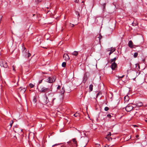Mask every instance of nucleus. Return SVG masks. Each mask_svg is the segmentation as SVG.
I'll return each mask as SVG.
<instances>
[{"instance_id":"1","label":"nucleus","mask_w":147,"mask_h":147,"mask_svg":"<svg viewBox=\"0 0 147 147\" xmlns=\"http://www.w3.org/2000/svg\"><path fill=\"white\" fill-rule=\"evenodd\" d=\"M22 51L23 55L26 58L29 57L31 55V54L28 51L26 50V48L24 46L23 44L22 45Z\"/></svg>"},{"instance_id":"2","label":"nucleus","mask_w":147,"mask_h":147,"mask_svg":"<svg viewBox=\"0 0 147 147\" xmlns=\"http://www.w3.org/2000/svg\"><path fill=\"white\" fill-rule=\"evenodd\" d=\"M52 88H46L43 86H41L40 87L39 91L42 93H47L50 91H51Z\"/></svg>"},{"instance_id":"3","label":"nucleus","mask_w":147,"mask_h":147,"mask_svg":"<svg viewBox=\"0 0 147 147\" xmlns=\"http://www.w3.org/2000/svg\"><path fill=\"white\" fill-rule=\"evenodd\" d=\"M55 79L56 78L55 77H53L52 78L48 77L46 78L45 81L48 83H52L55 81Z\"/></svg>"},{"instance_id":"4","label":"nucleus","mask_w":147,"mask_h":147,"mask_svg":"<svg viewBox=\"0 0 147 147\" xmlns=\"http://www.w3.org/2000/svg\"><path fill=\"white\" fill-rule=\"evenodd\" d=\"M14 130L15 132L20 133L22 131V130L18 128V125H16L14 126Z\"/></svg>"},{"instance_id":"5","label":"nucleus","mask_w":147,"mask_h":147,"mask_svg":"<svg viewBox=\"0 0 147 147\" xmlns=\"http://www.w3.org/2000/svg\"><path fill=\"white\" fill-rule=\"evenodd\" d=\"M133 107L131 104H129L125 107L126 111L128 112L130 111L133 109Z\"/></svg>"},{"instance_id":"6","label":"nucleus","mask_w":147,"mask_h":147,"mask_svg":"<svg viewBox=\"0 0 147 147\" xmlns=\"http://www.w3.org/2000/svg\"><path fill=\"white\" fill-rule=\"evenodd\" d=\"M135 45H133V43L131 40L129 41L128 43V46L131 48H134V46Z\"/></svg>"},{"instance_id":"7","label":"nucleus","mask_w":147,"mask_h":147,"mask_svg":"<svg viewBox=\"0 0 147 147\" xmlns=\"http://www.w3.org/2000/svg\"><path fill=\"white\" fill-rule=\"evenodd\" d=\"M65 92V90L64 89V87H63L62 88V90L61 91L60 94V96L61 97V100H63V96H64V94Z\"/></svg>"},{"instance_id":"8","label":"nucleus","mask_w":147,"mask_h":147,"mask_svg":"<svg viewBox=\"0 0 147 147\" xmlns=\"http://www.w3.org/2000/svg\"><path fill=\"white\" fill-rule=\"evenodd\" d=\"M117 67V64L115 63L114 62L111 65V67L112 69L114 70Z\"/></svg>"},{"instance_id":"9","label":"nucleus","mask_w":147,"mask_h":147,"mask_svg":"<svg viewBox=\"0 0 147 147\" xmlns=\"http://www.w3.org/2000/svg\"><path fill=\"white\" fill-rule=\"evenodd\" d=\"M1 66H2L5 68H7L8 66L7 62H3L1 64Z\"/></svg>"},{"instance_id":"10","label":"nucleus","mask_w":147,"mask_h":147,"mask_svg":"<svg viewBox=\"0 0 147 147\" xmlns=\"http://www.w3.org/2000/svg\"><path fill=\"white\" fill-rule=\"evenodd\" d=\"M63 58L66 60H68L69 59V57L68 55L67 54H64L63 56Z\"/></svg>"},{"instance_id":"11","label":"nucleus","mask_w":147,"mask_h":147,"mask_svg":"<svg viewBox=\"0 0 147 147\" xmlns=\"http://www.w3.org/2000/svg\"><path fill=\"white\" fill-rule=\"evenodd\" d=\"M129 99V98L127 95L125 96L124 97V100L125 102H127Z\"/></svg>"},{"instance_id":"12","label":"nucleus","mask_w":147,"mask_h":147,"mask_svg":"<svg viewBox=\"0 0 147 147\" xmlns=\"http://www.w3.org/2000/svg\"><path fill=\"white\" fill-rule=\"evenodd\" d=\"M143 103L142 102H138L136 104V106L138 107H140L143 105Z\"/></svg>"},{"instance_id":"13","label":"nucleus","mask_w":147,"mask_h":147,"mask_svg":"<svg viewBox=\"0 0 147 147\" xmlns=\"http://www.w3.org/2000/svg\"><path fill=\"white\" fill-rule=\"evenodd\" d=\"M87 79V78L86 76H84L83 78V82L84 83H85L86 82Z\"/></svg>"},{"instance_id":"14","label":"nucleus","mask_w":147,"mask_h":147,"mask_svg":"<svg viewBox=\"0 0 147 147\" xmlns=\"http://www.w3.org/2000/svg\"><path fill=\"white\" fill-rule=\"evenodd\" d=\"M78 54V52L77 51H75L72 53V54L75 56H77Z\"/></svg>"},{"instance_id":"15","label":"nucleus","mask_w":147,"mask_h":147,"mask_svg":"<svg viewBox=\"0 0 147 147\" xmlns=\"http://www.w3.org/2000/svg\"><path fill=\"white\" fill-rule=\"evenodd\" d=\"M118 58V57H115L113 59H112L111 60V63L115 62V60Z\"/></svg>"},{"instance_id":"16","label":"nucleus","mask_w":147,"mask_h":147,"mask_svg":"<svg viewBox=\"0 0 147 147\" xmlns=\"http://www.w3.org/2000/svg\"><path fill=\"white\" fill-rule=\"evenodd\" d=\"M46 100L44 102V103L45 104H47L49 102V101L48 99V98L47 96L46 95Z\"/></svg>"},{"instance_id":"17","label":"nucleus","mask_w":147,"mask_h":147,"mask_svg":"<svg viewBox=\"0 0 147 147\" xmlns=\"http://www.w3.org/2000/svg\"><path fill=\"white\" fill-rule=\"evenodd\" d=\"M72 141L74 143V144H75V146H77V141H76V139L74 138L72 139Z\"/></svg>"},{"instance_id":"18","label":"nucleus","mask_w":147,"mask_h":147,"mask_svg":"<svg viewBox=\"0 0 147 147\" xmlns=\"http://www.w3.org/2000/svg\"><path fill=\"white\" fill-rule=\"evenodd\" d=\"M115 51V49L114 48L112 49L111 50L109 53V55H110L111 54H112L113 52H114Z\"/></svg>"},{"instance_id":"19","label":"nucleus","mask_w":147,"mask_h":147,"mask_svg":"<svg viewBox=\"0 0 147 147\" xmlns=\"http://www.w3.org/2000/svg\"><path fill=\"white\" fill-rule=\"evenodd\" d=\"M93 86L92 84H90L89 86V89L90 90V91H91L93 90Z\"/></svg>"},{"instance_id":"20","label":"nucleus","mask_w":147,"mask_h":147,"mask_svg":"<svg viewBox=\"0 0 147 147\" xmlns=\"http://www.w3.org/2000/svg\"><path fill=\"white\" fill-rule=\"evenodd\" d=\"M102 37V36L100 34L99 35V36L97 37L96 38V39H98L99 40V42H100V39Z\"/></svg>"},{"instance_id":"21","label":"nucleus","mask_w":147,"mask_h":147,"mask_svg":"<svg viewBox=\"0 0 147 147\" xmlns=\"http://www.w3.org/2000/svg\"><path fill=\"white\" fill-rule=\"evenodd\" d=\"M138 55V53L137 52L135 53L134 55V58H136L137 57Z\"/></svg>"},{"instance_id":"22","label":"nucleus","mask_w":147,"mask_h":147,"mask_svg":"<svg viewBox=\"0 0 147 147\" xmlns=\"http://www.w3.org/2000/svg\"><path fill=\"white\" fill-rule=\"evenodd\" d=\"M66 63L65 62H63L62 63V66L63 67H65L66 65Z\"/></svg>"},{"instance_id":"23","label":"nucleus","mask_w":147,"mask_h":147,"mask_svg":"<svg viewBox=\"0 0 147 147\" xmlns=\"http://www.w3.org/2000/svg\"><path fill=\"white\" fill-rule=\"evenodd\" d=\"M74 115L75 117H79V116H80V115L79 114V113H75V114H74Z\"/></svg>"},{"instance_id":"24","label":"nucleus","mask_w":147,"mask_h":147,"mask_svg":"<svg viewBox=\"0 0 147 147\" xmlns=\"http://www.w3.org/2000/svg\"><path fill=\"white\" fill-rule=\"evenodd\" d=\"M54 96V94L53 93H51L50 94H49L48 96L49 97V98H51V97H53Z\"/></svg>"},{"instance_id":"25","label":"nucleus","mask_w":147,"mask_h":147,"mask_svg":"<svg viewBox=\"0 0 147 147\" xmlns=\"http://www.w3.org/2000/svg\"><path fill=\"white\" fill-rule=\"evenodd\" d=\"M29 86L31 88H32L34 87V85L32 83H30L29 84Z\"/></svg>"},{"instance_id":"26","label":"nucleus","mask_w":147,"mask_h":147,"mask_svg":"<svg viewBox=\"0 0 147 147\" xmlns=\"http://www.w3.org/2000/svg\"><path fill=\"white\" fill-rule=\"evenodd\" d=\"M13 123V120H11L10 121V125L11 127Z\"/></svg>"},{"instance_id":"27","label":"nucleus","mask_w":147,"mask_h":147,"mask_svg":"<svg viewBox=\"0 0 147 147\" xmlns=\"http://www.w3.org/2000/svg\"><path fill=\"white\" fill-rule=\"evenodd\" d=\"M106 5V4L105 3H104L103 5V9L104 10H105V7Z\"/></svg>"},{"instance_id":"28","label":"nucleus","mask_w":147,"mask_h":147,"mask_svg":"<svg viewBox=\"0 0 147 147\" xmlns=\"http://www.w3.org/2000/svg\"><path fill=\"white\" fill-rule=\"evenodd\" d=\"M56 99V98H53V99L52 100V102H51V103L52 104H53L54 103V101L55 99Z\"/></svg>"},{"instance_id":"29","label":"nucleus","mask_w":147,"mask_h":147,"mask_svg":"<svg viewBox=\"0 0 147 147\" xmlns=\"http://www.w3.org/2000/svg\"><path fill=\"white\" fill-rule=\"evenodd\" d=\"M104 109L106 111H107L109 110V108L108 107H106Z\"/></svg>"},{"instance_id":"30","label":"nucleus","mask_w":147,"mask_h":147,"mask_svg":"<svg viewBox=\"0 0 147 147\" xmlns=\"http://www.w3.org/2000/svg\"><path fill=\"white\" fill-rule=\"evenodd\" d=\"M107 117L110 118L111 117V115L110 114H107Z\"/></svg>"},{"instance_id":"31","label":"nucleus","mask_w":147,"mask_h":147,"mask_svg":"<svg viewBox=\"0 0 147 147\" xmlns=\"http://www.w3.org/2000/svg\"><path fill=\"white\" fill-rule=\"evenodd\" d=\"M43 79L40 80L38 82V84H40V83H41L42 82V80H43Z\"/></svg>"},{"instance_id":"32","label":"nucleus","mask_w":147,"mask_h":147,"mask_svg":"<svg viewBox=\"0 0 147 147\" xmlns=\"http://www.w3.org/2000/svg\"><path fill=\"white\" fill-rule=\"evenodd\" d=\"M124 76V75H123L121 76H117V77L119 78H123Z\"/></svg>"},{"instance_id":"33","label":"nucleus","mask_w":147,"mask_h":147,"mask_svg":"<svg viewBox=\"0 0 147 147\" xmlns=\"http://www.w3.org/2000/svg\"><path fill=\"white\" fill-rule=\"evenodd\" d=\"M15 67L14 65L12 66L13 70L14 71H15Z\"/></svg>"},{"instance_id":"34","label":"nucleus","mask_w":147,"mask_h":147,"mask_svg":"<svg viewBox=\"0 0 147 147\" xmlns=\"http://www.w3.org/2000/svg\"><path fill=\"white\" fill-rule=\"evenodd\" d=\"M22 90L23 91V92H24L26 91V89L25 88H24L23 89H22Z\"/></svg>"},{"instance_id":"35","label":"nucleus","mask_w":147,"mask_h":147,"mask_svg":"<svg viewBox=\"0 0 147 147\" xmlns=\"http://www.w3.org/2000/svg\"><path fill=\"white\" fill-rule=\"evenodd\" d=\"M76 14H78V18H79V17L80 16V14H79V12H77V13H76Z\"/></svg>"},{"instance_id":"36","label":"nucleus","mask_w":147,"mask_h":147,"mask_svg":"<svg viewBox=\"0 0 147 147\" xmlns=\"http://www.w3.org/2000/svg\"><path fill=\"white\" fill-rule=\"evenodd\" d=\"M61 88V86L59 85H58L57 87V89H59Z\"/></svg>"},{"instance_id":"37","label":"nucleus","mask_w":147,"mask_h":147,"mask_svg":"<svg viewBox=\"0 0 147 147\" xmlns=\"http://www.w3.org/2000/svg\"><path fill=\"white\" fill-rule=\"evenodd\" d=\"M96 144L97 145V147H100L101 146L100 144Z\"/></svg>"},{"instance_id":"38","label":"nucleus","mask_w":147,"mask_h":147,"mask_svg":"<svg viewBox=\"0 0 147 147\" xmlns=\"http://www.w3.org/2000/svg\"><path fill=\"white\" fill-rule=\"evenodd\" d=\"M70 26L71 27H73L74 26V24H71V23L70 24Z\"/></svg>"},{"instance_id":"39","label":"nucleus","mask_w":147,"mask_h":147,"mask_svg":"<svg viewBox=\"0 0 147 147\" xmlns=\"http://www.w3.org/2000/svg\"><path fill=\"white\" fill-rule=\"evenodd\" d=\"M55 144L54 145H53L52 146H56V145H60V144Z\"/></svg>"},{"instance_id":"40","label":"nucleus","mask_w":147,"mask_h":147,"mask_svg":"<svg viewBox=\"0 0 147 147\" xmlns=\"http://www.w3.org/2000/svg\"><path fill=\"white\" fill-rule=\"evenodd\" d=\"M108 139H109V140H112V138H111L110 137V138H109Z\"/></svg>"},{"instance_id":"41","label":"nucleus","mask_w":147,"mask_h":147,"mask_svg":"<svg viewBox=\"0 0 147 147\" xmlns=\"http://www.w3.org/2000/svg\"><path fill=\"white\" fill-rule=\"evenodd\" d=\"M2 17V16H0V21L1 20Z\"/></svg>"},{"instance_id":"42","label":"nucleus","mask_w":147,"mask_h":147,"mask_svg":"<svg viewBox=\"0 0 147 147\" xmlns=\"http://www.w3.org/2000/svg\"><path fill=\"white\" fill-rule=\"evenodd\" d=\"M111 135V132H109V134H108V136H110Z\"/></svg>"},{"instance_id":"43","label":"nucleus","mask_w":147,"mask_h":147,"mask_svg":"<svg viewBox=\"0 0 147 147\" xmlns=\"http://www.w3.org/2000/svg\"><path fill=\"white\" fill-rule=\"evenodd\" d=\"M139 136V135H137L136 136V137L137 138Z\"/></svg>"},{"instance_id":"44","label":"nucleus","mask_w":147,"mask_h":147,"mask_svg":"<svg viewBox=\"0 0 147 147\" xmlns=\"http://www.w3.org/2000/svg\"><path fill=\"white\" fill-rule=\"evenodd\" d=\"M133 126L134 127H137V125H133Z\"/></svg>"},{"instance_id":"45","label":"nucleus","mask_w":147,"mask_h":147,"mask_svg":"<svg viewBox=\"0 0 147 147\" xmlns=\"http://www.w3.org/2000/svg\"><path fill=\"white\" fill-rule=\"evenodd\" d=\"M146 81L147 82V76L146 78Z\"/></svg>"},{"instance_id":"46","label":"nucleus","mask_w":147,"mask_h":147,"mask_svg":"<svg viewBox=\"0 0 147 147\" xmlns=\"http://www.w3.org/2000/svg\"><path fill=\"white\" fill-rule=\"evenodd\" d=\"M75 2H76V3H78V1H77V0H76L75 1Z\"/></svg>"},{"instance_id":"47","label":"nucleus","mask_w":147,"mask_h":147,"mask_svg":"<svg viewBox=\"0 0 147 147\" xmlns=\"http://www.w3.org/2000/svg\"><path fill=\"white\" fill-rule=\"evenodd\" d=\"M43 48H46V49H47V47H42Z\"/></svg>"},{"instance_id":"48","label":"nucleus","mask_w":147,"mask_h":147,"mask_svg":"<svg viewBox=\"0 0 147 147\" xmlns=\"http://www.w3.org/2000/svg\"><path fill=\"white\" fill-rule=\"evenodd\" d=\"M99 93H98L97 94V96H98V95H99Z\"/></svg>"},{"instance_id":"49","label":"nucleus","mask_w":147,"mask_h":147,"mask_svg":"<svg viewBox=\"0 0 147 147\" xmlns=\"http://www.w3.org/2000/svg\"><path fill=\"white\" fill-rule=\"evenodd\" d=\"M132 25H133V26H135V25H134V23H132Z\"/></svg>"},{"instance_id":"50","label":"nucleus","mask_w":147,"mask_h":147,"mask_svg":"<svg viewBox=\"0 0 147 147\" xmlns=\"http://www.w3.org/2000/svg\"><path fill=\"white\" fill-rule=\"evenodd\" d=\"M35 15V14H32L33 16H34Z\"/></svg>"},{"instance_id":"51","label":"nucleus","mask_w":147,"mask_h":147,"mask_svg":"<svg viewBox=\"0 0 147 147\" xmlns=\"http://www.w3.org/2000/svg\"><path fill=\"white\" fill-rule=\"evenodd\" d=\"M138 68L139 69L140 68V66L139 65H138Z\"/></svg>"},{"instance_id":"52","label":"nucleus","mask_w":147,"mask_h":147,"mask_svg":"<svg viewBox=\"0 0 147 147\" xmlns=\"http://www.w3.org/2000/svg\"><path fill=\"white\" fill-rule=\"evenodd\" d=\"M145 121L147 122V119L145 120Z\"/></svg>"},{"instance_id":"53","label":"nucleus","mask_w":147,"mask_h":147,"mask_svg":"<svg viewBox=\"0 0 147 147\" xmlns=\"http://www.w3.org/2000/svg\"><path fill=\"white\" fill-rule=\"evenodd\" d=\"M84 135L85 136H86V134L85 133H84Z\"/></svg>"},{"instance_id":"54","label":"nucleus","mask_w":147,"mask_h":147,"mask_svg":"<svg viewBox=\"0 0 147 147\" xmlns=\"http://www.w3.org/2000/svg\"><path fill=\"white\" fill-rule=\"evenodd\" d=\"M87 142H88V140L87 139Z\"/></svg>"},{"instance_id":"55","label":"nucleus","mask_w":147,"mask_h":147,"mask_svg":"<svg viewBox=\"0 0 147 147\" xmlns=\"http://www.w3.org/2000/svg\"><path fill=\"white\" fill-rule=\"evenodd\" d=\"M83 2H84V1H82V3H83Z\"/></svg>"},{"instance_id":"56","label":"nucleus","mask_w":147,"mask_h":147,"mask_svg":"<svg viewBox=\"0 0 147 147\" xmlns=\"http://www.w3.org/2000/svg\"><path fill=\"white\" fill-rule=\"evenodd\" d=\"M145 61L144 59V60H143V61Z\"/></svg>"},{"instance_id":"57","label":"nucleus","mask_w":147,"mask_h":147,"mask_svg":"<svg viewBox=\"0 0 147 147\" xmlns=\"http://www.w3.org/2000/svg\"><path fill=\"white\" fill-rule=\"evenodd\" d=\"M107 146H105V147H107Z\"/></svg>"},{"instance_id":"58","label":"nucleus","mask_w":147,"mask_h":147,"mask_svg":"<svg viewBox=\"0 0 147 147\" xmlns=\"http://www.w3.org/2000/svg\"><path fill=\"white\" fill-rule=\"evenodd\" d=\"M107 146H105V147H107Z\"/></svg>"}]
</instances>
